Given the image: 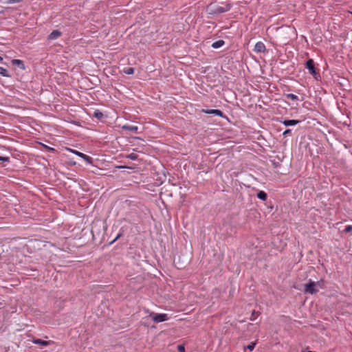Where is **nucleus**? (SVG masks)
Listing matches in <instances>:
<instances>
[{
	"label": "nucleus",
	"instance_id": "obj_1",
	"mask_svg": "<svg viewBox=\"0 0 352 352\" xmlns=\"http://www.w3.org/2000/svg\"><path fill=\"white\" fill-rule=\"evenodd\" d=\"M322 287V281L315 282L310 280L307 284L305 285L304 291L305 293L314 294L317 293L319 291V289Z\"/></svg>",
	"mask_w": 352,
	"mask_h": 352
},
{
	"label": "nucleus",
	"instance_id": "obj_2",
	"mask_svg": "<svg viewBox=\"0 0 352 352\" xmlns=\"http://www.w3.org/2000/svg\"><path fill=\"white\" fill-rule=\"evenodd\" d=\"M232 8L230 3H223L221 5L214 6L213 14H221L229 11Z\"/></svg>",
	"mask_w": 352,
	"mask_h": 352
},
{
	"label": "nucleus",
	"instance_id": "obj_3",
	"mask_svg": "<svg viewBox=\"0 0 352 352\" xmlns=\"http://www.w3.org/2000/svg\"><path fill=\"white\" fill-rule=\"evenodd\" d=\"M306 68L309 69V74L315 76L317 74L313 59H309L306 62Z\"/></svg>",
	"mask_w": 352,
	"mask_h": 352
},
{
	"label": "nucleus",
	"instance_id": "obj_4",
	"mask_svg": "<svg viewBox=\"0 0 352 352\" xmlns=\"http://www.w3.org/2000/svg\"><path fill=\"white\" fill-rule=\"evenodd\" d=\"M168 319V317L166 314H156L153 317V320L156 323L166 321Z\"/></svg>",
	"mask_w": 352,
	"mask_h": 352
},
{
	"label": "nucleus",
	"instance_id": "obj_5",
	"mask_svg": "<svg viewBox=\"0 0 352 352\" xmlns=\"http://www.w3.org/2000/svg\"><path fill=\"white\" fill-rule=\"evenodd\" d=\"M202 111L205 113L206 114H214L215 116L223 118H228L226 116L223 114V113L219 110V109H208L204 110L203 109Z\"/></svg>",
	"mask_w": 352,
	"mask_h": 352
},
{
	"label": "nucleus",
	"instance_id": "obj_6",
	"mask_svg": "<svg viewBox=\"0 0 352 352\" xmlns=\"http://www.w3.org/2000/svg\"><path fill=\"white\" fill-rule=\"evenodd\" d=\"M265 45L263 42L258 41L255 44L254 47V51L255 52H257V53L263 52H265Z\"/></svg>",
	"mask_w": 352,
	"mask_h": 352
},
{
	"label": "nucleus",
	"instance_id": "obj_7",
	"mask_svg": "<svg viewBox=\"0 0 352 352\" xmlns=\"http://www.w3.org/2000/svg\"><path fill=\"white\" fill-rule=\"evenodd\" d=\"M32 342L33 344H40V345H41L43 346H47L50 343V341H45V340H43L38 339V338H33Z\"/></svg>",
	"mask_w": 352,
	"mask_h": 352
},
{
	"label": "nucleus",
	"instance_id": "obj_8",
	"mask_svg": "<svg viewBox=\"0 0 352 352\" xmlns=\"http://www.w3.org/2000/svg\"><path fill=\"white\" fill-rule=\"evenodd\" d=\"M62 33L58 30H53L49 35L48 38L50 40H55L61 36Z\"/></svg>",
	"mask_w": 352,
	"mask_h": 352
},
{
	"label": "nucleus",
	"instance_id": "obj_9",
	"mask_svg": "<svg viewBox=\"0 0 352 352\" xmlns=\"http://www.w3.org/2000/svg\"><path fill=\"white\" fill-rule=\"evenodd\" d=\"M12 63L13 65L19 67L21 69H25V67L23 60L19 59H12Z\"/></svg>",
	"mask_w": 352,
	"mask_h": 352
},
{
	"label": "nucleus",
	"instance_id": "obj_10",
	"mask_svg": "<svg viewBox=\"0 0 352 352\" xmlns=\"http://www.w3.org/2000/svg\"><path fill=\"white\" fill-rule=\"evenodd\" d=\"M122 129L124 130H127L131 131L133 133H137L138 130V127L137 126L124 124L122 126Z\"/></svg>",
	"mask_w": 352,
	"mask_h": 352
},
{
	"label": "nucleus",
	"instance_id": "obj_11",
	"mask_svg": "<svg viewBox=\"0 0 352 352\" xmlns=\"http://www.w3.org/2000/svg\"><path fill=\"white\" fill-rule=\"evenodd\" d=\"M300 122L299 120H284L282 123L286 126H294V125H296L297 124H298Z\"/></svg>",
	"mask_w": 352,
	"mask_h": 352
},
{
	"label": "nucleus",
	"instance_id": "obj_12",
	"mask_svg": "<svg viewBox=\"0 0 352 352\" xmlns=\"http://www.w3.org/2000/svg\"><path fill=\"white\" fill-rule=\"evenodd\" d=\"M225 44V42L223 40H218L212 44V47L214 49H217L221 47H222Z\"/></svg>",
	"mask_w": 352,
	"mask_h": 352
},
{
	"label": "nucleus",
	"instance_id": "obj_13",
	"mask_svg": "<svg viewBox=\"0 0 352 352\" xmlns=\"http://www.w3.org/2000/svg\"><path fill=\"white\" fill-rule=\"evenodd\" d=\"M285 98L287 99H289V100H293V101H298L299 100V98L298 97L294 94H285Z\"/></svg>",
	"mask_w": 352,
	"mask_h": 352
},
{
	"label": "nucleus",
	"instance_id": "obj_14",
	"mask_svg": "<svg viewBox=\"0 0 352 352\" xmlns=\"http://www.w3.org/2000/svg\"><path fill=\"white\" fill-rule=\"evenodd\" d=\"M257 197L263 201H265L267 199V194L263 190H260L257 194Z\"/></svg>",
	"mask_w": 352,
	"mask_h": 352
},
{
	"label": "nucleus",
	"instance_id": "obj_15",
	"mask_svg": "<svg viewBox=\"0 0 352 352\" xmlns=\"http://www.w3.org/2000/svg\"><path fill=\"white\" fill-rule=\"evenodd\" d=\"M0 75H1L3 77L11 76V75L8 73V70L2 67H0Z\"/></svg>",
	"mask_w": 352,
	"mask_h": 352
},
{
	"label": "nucleus",
	"instance_id": "obj_16",
	"mask_svg": "<svg viewBox=\"0 0 352 352\" xmlns=\"http://www.w3.org/2000/svg\"><path fill=\"white\" fill-rule=\"evenodd\" d=\"M81 158L83 159L87 164H92L93 160L91 157H89L85 154H83L82 156L81 157Z\"/></svg>",
	"mask_w": 352,
	"mask_h": 352
},
{
	"label": "nucleus",
	"instance_id": "obj_17",
	"mask_svg": "<svg viewBox=\"0 0 352 352\" xmlns=\"http://www.w3.org/2000/svg\"><path fill=\"white\" fill-rule=\"evenodd\" d=\"M126 158L130 159L131 160H136L138 158V155L135 153H131L130 154H128L126 156Z\"/></svg>",
	"mask_w": 352,
	"mask_h": 352
},
{
	"label": "nucleus",
	"instance_id": "obj_18",
	"mask_svg": "<svg viewBox=\"0 0 352 352\" xmlns=\"http://www.w3.org/2000/svg\"><path fill=\"white\" fill-rule=\"evenodd\" d=\"M67 150H68L69 152H71V153H74V154H75V155H78V157H81L82 156V155L84 154V153H81V152H80V151H78L74 150V149H73V148H67Z\"/></svg>",
	"mask_w": 352,
	"mask_h": 352
},
{
	"label": "nucleus",
	"instance_id": "obj_19",
	"mask_svg": "<svg viewBox=\"0 0 352 352\" xmlns=\"http://www.w3.org/2000/svg\"><path fill=\"white\" fill-rule=\"evenodd\" d=\"M134 72H135V69H134L133 67H129V68H127L126 69H124V72L126 74H128V75L133 74H134Z\"/></svg>",
	"mask_w": 352,
	"mask_h": 352
},
{
	"label": "nucleus",
	"instance_id": "obj_20",
	"mask_svg": "<svg viewBox=\"0 0 352 352\" xmlns=\"http://www.w3.org/2000/svg\"><path fill=\"white\" fill-rule=\"evenodd\" d=\"M94 117L98 118V119H100L103 117V113L99 111H96L94 112Z\"/></svg>",
	"mask_w": 352,
	"mask_h": 352
},
{
	"label": "nucleus",
	"instance_id": "obj_21",
	"mask_svg": "<svg viewBox=\"0 0 352 352\" xmlns=\"http://www.w3.org/2000/svg\"><path fill=\"white\" fill-rule=\"evenodd\" d=\"M23 0H6L5 3L8 4H14L21 2Z\"/></svg>",
	"mask_w": 352,
	"mask_h": 352
},
{
	"label": "nucleus",
	"instance_id": "obj_22",
	"mask_svg": "<svg viewBox=\"0 0 352 352\" xmlns=\"http://www.w3.org/2000/svg\"><path fill=\"white\" fill-rule=\"evenodd\" d=\"M255 345H256V343L252 342V343H251L250 344H249V345H248V346H247V349H248L249 351H252V350L254 349Z\"/></svg>",
	"mask_w": 352,
	"mask_h": 352
},
{
	"label": "nucleus",
	"instance_id": "obj_23",
	"mask_svg": "<svg viewBox=\"0 0 352 352\" xmlns=\"http://www.w3.org/2000/svg\"><path fill=\"white\" fill-rule=\"evenodd\" d=\"M177 350L179 352H185V347L182 344H179L177 346Z\"/></svg>",
	"mask_w": 352,
	"mask_h": 352
},
{
	"label": "nucleus",
	"instance_id": "obj_24",
	"mask_svg": "<svg viewBox=\"0 0 352 352\" xmlns=\"http://www.w3.org/2000/svg\"><path fill=\"white\" fill-rule=\"evenodd\" d=\"M344 231L345 232H350L351 231H352V226L351 225H348L345 227Z\"/></svg>",
	"mask_w": 352,
	"mask_h": 352
},
{
	"label": "nucleus",
	"instance_id": "obj_25",
	"mask_svg": "<svg viewBox=\"0 0 352 352\" xmlns=\"http://www.w3.org/2000/svg\"><path fill=\"white\" fill-rule=\"evenodd\" d=\"M9 160H10V158L8 157L0 156V161H2V162H9Z\"/></svg>",
	"mask_w": 352,
	"mask_h": 352
},
{
	"label": "nucleus",
	"instance_id": "obj_26",
	"mask_svg": "<svg viewBox=\"0 0 352 352\" xmlns=\"http://www.w3.org/2000/svg\"><path fill=\"white\" fill-rule=\"evenodd\" d=\"M122 235V234L120 232V233H118L116 236V237L110 243V244H112L117 239H118Z\"/></svg>",
	"mask_w": 352,
	"mask_h": 352
},
{
	"label": "nucleus",
	"instance_id": "obj_27",
	"mask_svg": "<svg viewBox=\"0 0 352 352\" xmlns=\"http://www.w3.org/2000/svg\"><path fill=\"white\" fill-rule=\"evenodd\" d=\"M290 132H291V129H287V130H285V131L283 132V135H286L287 134H288V133H290Z\"/></svg>",
	"mask_w": 352,
	"mask_h": 352
},
{
	"label": "nucleus",
	"instance_id": "obj_28",
	"mask_svg": "<svg viewBox=\"0 0 352 352\" xmlns=\"http://www.w3.org/2000/svg\"><path fill=\"white\" fill-rule=\"evenodd\" d=\"M0 63H3V58H2L1 56H0Z\"/></svg>",
	"mask_w": 352,
	"mask_h": 352
},
{
	"label": "nucleus",
	"instance_id": "obj_29",
	"mask_svg": "<svg viewBox=\"0 0 352 352\" xmlns=\"http://www.w3.org/2000/svg\"><path fill=\"white\" fill-rule=\"evenodd\" d=\"M49 150H54V148H50V147H47Z\"/></svg>",
	"mask_w": 352,
	"mask_h": 352
}]
</instances>
